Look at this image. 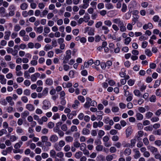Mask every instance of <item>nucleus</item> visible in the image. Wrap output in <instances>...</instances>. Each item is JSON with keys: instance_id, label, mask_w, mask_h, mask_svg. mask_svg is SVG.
<instances>
[{"instance_id": "32", "label": "nucleus", "mask_w": 161, "mask_h": 161, "mask_svg": "<svg viewBox=\"0 0 161 161\" xmlns=\"http://www.w3.org/2000/svg\"><path fill=\"white\" fill-rule=\"evenodd\" d=\"M124 43L125 44L127 45L129 44L131 40L130 37H127L125 39Z\"/></svg>"}, {"instance_id": "36", "label": "nucleus", "mask_w": 161, "mask_h": 161, "mask_svg": "<svg viewBox=\"0 0 161 161\" xmlns=\"http://www.w3.org/2000/svg\"><path fill=\"white\" fill-rule=\"evenodd\" d=\"M120 30L121 32H124L126 31V29L125 26L124 25V24L123 25H121L119 26Z\"/></svg>"}, {"instance_id": "47", "label": "nucleus", "mask_w": 161, "mask_h": 161, "mask_svg": "<svg viewBox=\"0 0 161 161\" xmlns=\"http://www.w3.org/2000/svg\"><path fill=\"white\" fill-rule=\"evenodd\" d=\"M24 95L26 96H29L31 93L30 91L29 90L26 89L24 91Z\"/></svg>"}, {"instance_id": "3", "label": "nucleus", "mask_w": 161, "mask_h": 161, "mask_svg": "<svg viewBox=\"0 0 161 161\" xmlns=\"http://www.w3.org/2000/svg\"><path fill=\"white\" fill-rule=\"evenodd\" d=\"M40 74L38 73H36L32 75L31 76V80L32 81L35 82L37 80V78L40 77Z\"/></svg>"}, {"instance_id": "27", "label": "nucleus", "mask_w": 161, "mask_h": 161, "mask_svg": "<svg viewBox=\"0 0 161 161\" xmlns=\"http://www.w3.org/2000/svg\"><path fill=\"white\" fill-rule=\"evenodd\" d=\"M145 53L146 55L149 57L151 56L152 54L151 51L150 50L147 49L145 50Z\"/></svg>"}, {"instance_id": "1", "label": "nucleus", "mask_w": 161, "mask_h": 161, "mask_svg": "<svg viewBox=\"0 0 161 161\" xmlns=\"http://www.w3.org/2000/svg\"><path fill=\"white\" fill-rule=\"evenodd\" d=\"M43 105L42 108L44 110L47 109L49 108L51 106V103L50 102L47 100H45L43 101Z\"/></svg>"}, {"instance_id": "58", "label": "nucleus", "mask_w": 161, "mask_h": 161, "mask_svg": "<svg viewBox=\"0 0 161 161\" xmlns=\"http://www.w3.org/2000/svg\"><path fill=\"white\" fill-rule=\"evenodd\" d=\"M61 129L63 131H66L67 130L68 128L66 124H64L62 126Z\"/></svg>"}, {"instance_id": "15", "label": "nucleus", "mask_w": 161, "mask_h": 161, "mask_svg": "<svg viewBox=\"0 0 161 161\" xmlns=\"http://www.w3.org/2000/svg\"><path fill=\"white\" fill-rule=\"evenodd\" d=\"M143 135V132L142 130H140L138 131V134L137 135V136L136 137V138L138 140H139V139L142 137Z\"/></svg>"}, {"instance_id": "51", "label": "nucleus", "mask_w": 161, "mask_h": 161, "mask_svg": "<svg viewBox=\"0 0 161 161\" xmlns=\"http://www.w3.org/2000/svg\"><path fill=\"white\" fill-rule=\"evenodd\" d=\"M21 99L23 102L25 103H27L28 101V99L26 96H23L22 97Z\"/></svg>"}, {"instance_id": "64", "label": "nucleus", "mask_w": 161, "mask_h": 161, "mask_svg": "<svg viewBox=\"0 0 161 161\" xmlns=\"http://www.w3.org/2000/svg\"><path fill=\"white\" fill-rule=\"evenodd\" d=\"M104 7V5L103 3H100L97 5V8L99 9L103 8Z\"/></svg>"}, {"instance_id": "52", "label": "nucleus", "mask_w": 161, "mask_h": 161, "mask_svg": "<svg viewBox=\"0 0 161 161\" xmlns=\"http://www.w3.org/2000/svg\"><path fill=\"white\" fill-rule=\"evenodd\" d=\"M84 117V115L83 113H80L78 116V118L80 120H82Z\"/></svg>"}, {"instance_id": "19", "label": "nucleus", "mask_w": 161, "mask_h": 161, "mask_svg": "<svg viewBox=\"0 0 161 161\" xmlns=\"http://www.w3.org/2000/svg\"><path fill=\"white\" fill-rule=\"evenodd\" d=\"M104 25L110 27L112 24V23L110 20H106L104 21Z\"/></svg>"}, {"instance_id": "35", "label": "nucleus", "mask_w": 161, "mask_h": 161, "mask_svg": "<svg viewBox=\"0 0 161 161\" xmlns=\"http://www.w3.org/2000/svg\"><path fill=\"white\" fill-rule=\"evenodd\" d=\"M104 134L105 132L103 130H100L99 131L98 136L100 138H101L104 135Z\"/></svg>"}, {"instance_id": "63", "label": "nucleus", "mask_w": 161, "mask_h": 161, "mask_svg": "<svg viewBox=\"0 0 161 161\" xmlns=\"http://www.w3.org/2000/svg\"><path fill=\"white\" fill-rule=\"evenodd\" d=\"M143 141L144 144L146 145H147L149 144V141L148 139L147 138L145 137L144 138L143 140Z\"/></svg>"}, {"instance_id": "16", "label": "nucleus", "mask_w": 161, "mask_h": 161, "mask_svg": "<svg viewBox=\"0 0 161 161\" xmlns=\"http://www.w3.org/2000/svg\"><path fill=\"white\" fill-rule=\"evenodd\" d=\"M80 104L79 101L77 100H75L74 103L72 105V107L74 109H76L78 108V106Z\"/></svg>"}, {"instance_id": "29", "label": "nucleus", "mask_w": 161, "mask_h": 161, "mask_svg": "<svg viewBox=\"0 0 161 161\" xmlns=\"http://www.w3.org/2000/svg\"><path fill=\"white\" fill-rule=\"evenodd\" d=\"M29 112L27 111H25L21 114V116L23 118H25L29 114Z\"/></svg>"}, {"instance_id": "41", "label": "nucleus", "mask_w": 161, "mask_h": 161, "mask_svg": "<svg viewBox=\"0 0 161 161\" xmlns=\"http://www.w3.org/2000/svg\"><path fill=\"white\" fill-rule=\"evenodd\" d=\"M136 138H134V139H132L131 141V143H130V146L131 147H134L136 143Z\"/></svg>"}, {"instance_id": "45", "label": "nucleus", "mask_w": 161, "mask_h": 161, "mask_svg": "<svg viewBox=\"0 0 161 161\" xmlns=\"http://www.w3.org/2000/svg\"><path fill=\"white\" fill-rule=\"evenodd\" d=\"M26 32L24 30H21L19 32V34L21 36L23 37L25 35Z\"/></svg>"}, {"instance_id": "49", "label": "nucleus", "mask_w": 161, "mask_h": 161, "mask_svg": "<svg viewBox=\"0 0 161 161\" xmlns=\"http://www.w3.org/2000/svg\"><path fill=\"white\" fill-rule=\"evenodd\" d=\"M110 152L112 153H114L116 151V149L114 147H111L109 149Z\"/></svg>"}, {"instance_id": "55", "label": "nucleus", "mask_w": 161, "mask_h": 161, "mask_svg": "<svg viewBox=\"0 0 161 161\" xmlns=\"http://www.w3.org/2000/svg\"><path fill=\"white\" fill-rule=\"evenodd\" d=\"M91 106V103L86 101L84 104V107L85 108H88Z\"/></svg>"}, {"instance_id": "10", "label": "nucleus", "mask_w": 161, "mask_h": 161, "mask_svg": "<svg viewBox=\"0 0 161 161\" xmlns=\"http://www.w3.org/2000/svg\"><path fill=\"white\" fill-rule=\"evenodd\" d=\"M26 108L30 111L34 110L35 109L34 106L31 104H28L26 105Z\"/></svg>"}, {"instance_id": "24", "label": "nucleus", "mask_w": 161, "mask_h": 161, "mask_svg": "<svg viewBox=\"0 0 161 161\" xmlns=\"http://www.w3.org/2000/svg\"><path fill=\"white\" fill-rule=\"evenodd\" d=\"M135 154L134 155V158L136 159H137L140 156V153L138 150H136L135 151Z\"/></svg>"}, {"instance_id": "61", "label": "nucleus", "mask_w": 161, "mask_h": 161, "mask_svg": "<svg viewBox=\"0 0 161 161\" xmlns=\"http://www.w3.org/2000/svg\"><path fill=\"white\" fill-rule=\"evenodd\" d=\"M4 58L7 61H10L11 59V57L10 55H6Z\"/></svg>"}, {"instance_id": "23", "label": "nucleus", "mask_w": 161, "mask_h": 161, "mask_svg": "<svg viewBox=\"0 0 161 161\" xmlns=\"http://www.w3.org/2000/svg\"><path fill=\"white\" fill-rule=\"evenodd\" d=\"M136 117L137 119L138 120H142L143 118V115L140 113L136 114Z\"/></svg>"}, {"instance_id": "2", "label": "nucleus", "mask_w": 161, "mask_h": 161, "mask_svg": "<svg viewBox=\"0 0 161 161\" xmlns=\"http://www.w3.org/2000/svg\"><path fill=\"white\" fill-rule=\"evenodd\" d=\"M100 30L101 31L103 32L105 34H108L109 31V30L108 29V27L105 25L102 26Z\"/></svg>"}, {"instance_id": "30", "label": "nucleus", "mask_w": 161, "mask_h": 161, "mask_svg": "<svg viewBox=\"0 0 161 161\" xmlns=\"http://www.w3.org/2000/svg\"><path fill=\"white\" fill-rule=\"evenodd\" d=\"M80 150L81 151H83L86 149V145L85 143H83L80 145Z\"/></svg>"}, {"instance_id": "54", "label": "nucleus", "mask_w": 161, "mask_h": 161, "mask_svg": "<svg viewBox=\"0 0 161 161\" xmlns=\"http://www.w3.org/2000/svg\"><path fill=\"white\" fill-rule=\"evenodd\" d=\"M134 80L131 79H130L128 81L127 83L129 86H132L134 84Z\"/></svg>"}, {"instance_id": "50", "label": "nucleus", "mask_w": 161, "mask_h": 161, "mask_svg": "<svg viewBox=\"0 0 161 161\" xmlns=\"http://www.w3.org/2000/svg\"><path fill=\"white\" fill-rule=\"evenodd\" d=\"M153 114L152 113L150 112H149L146 114V117L147 118L149 119L151 118L153 115Z\"/></svg>"}, {"instance_id": "33", "label": "nucleus", "mask_w": 161, "mask_h": 161, "mask_svg": "<svg viewBox=\"0 0 161 161\" xmlns=\"http://www.w3.org/2000/svg\"><path fill=\"white\" fill-rule=\"evenodd\" d=\"M56 152L54 150H52L50 151V155L51 157L54 158L55 157Z\"/></svg>"}, {"instance_id": "44", "label": "nucleus", "mask_w": 161, "mask_h": 161, "mask_svg": "<svg viewBox=\"0 0 161 161\" xmlns=\"http://www.w3.org/2000/svg\"><path fill=\"white\" fill-rule=\"evenodd\" d=\"M70 130L72 132L77 131V128L76 126L75 125L72 126L70 128Z\"/></svg>"}, {"instance_id": "18", "label": "nucleus", "mask_w": 161, "mask_h": 161, "mask_svg": "<svg viewBox=\"0 0 161 161\" xmlns=\"http://www.w3.org/2000/svg\"><path fill=\"white\" fill-rule=\"evenodd\" d=\"M28 7V5L25 3H22L20 6V8L22 10H25Z\"/></svg>"}, {"instance_id": "40", "label": "nucleus", "mask_w": 161, "mask_h": 161, "mask_svg": "<svg viewBox=\"0 0 161 161\" xmlns=\"http://www.w3.org/2000/svg\"><path fill=\"white\" fill-rule=\"evenodd\" d=\"M102 24L103 23L101 21H98L96 24L95 27L97 28H98L102 26Z\"/></svg>"}, {"instance_id": "26", "label": "nucleus", "mask_w": 161, "mask_h": 161, "mask_svg": "<svg viewBox=\"0 0 161 161\" xmlns=\"http://www.w3.org/2000/svg\"><path fill=\"white\" fill-rule=\"evenodd\" d=\"M52 48L53 47L52 46L47 44L45 46L44 49L45 51H47L49 50L52 49Z\"/></svg>"}, {"instance_id": "8", "label": "nucleus", "mask_w": 161, "mask_h": 161, "mask_svg": "<svg viewBox=\"0 0 161 161\" xmlns=\"http://www.w3.org/2000/svg\"><path fill=\"white\" fill-rule=\"evenodd\" d=\"M131 149L128 148H126L124 151V154L126 156H129L131 154Z\"/></svg>"}, {"instance_id": "39", "label": "nucleus", "mask_w": 161, "mask_h": 161, "mask_svg": "<svg viewBox=\"0 0 161 161\" xmlns=\"http://www.w3.org/2000/svg\"><path fill=\"white\" fill-rule=\"evenodd\" d=\"M153 133L155 135H161V129H159L157 130L154 131Z\"/></svg>"}, {"instance_id": "12", "label": "nucleus", "mask_w": 161, "mask_h": 161, "mask_svg": "<svg viewBox=\"0 0 161 161\" xmlns=\"http://www.w3.org/2000/svg\"><path fill=\"white\" fill-rule=\"evenodd\" d=\"M46 84L48 86H51L53 84V81L50 78H47L45 81Z\"/></svg>"}, {"instance_id": "5", "label": "nucleus", "mask_w": 161, "mask_h": 161, "mask_svg": "<svg viewBox=\"0 0 161 161\" xmlns=\"http://www.w3.org/2000/svg\"><path fill=\"white\" fill-rule=\"evenodd\" d=\"M114 22L116 24H117L119 26L123 25L124 23L119 18L115 19L113 20Z\"/></svg>"}, {"instance_id": "14", "label": "nucleus", "mask_w": 161, "mask_h": 161, "mask_svg": "<svg viewBox=\"0 0 161 161\" xmlns=\"http://www.w3.org/2000/svg\"><path fill=\"white\" fill-rule=\"evenodd\" d=\"M74 140L73 138L70 136H68L65 137V140L67 142H72Z\"/></svg>"}, {"instance_id": "37", "label": "nucleus", "mask_w": 161, "mask_h": 161, "mask_svg": "<svg viewBox=\"0 0 161 161\" xmlns=\"http://www.w3.org/2000/svg\"><path fill=\"white\" fill-rule=\"evenodd\" d=\"M119 108L118 107L114 106L112 107L111 110L113 112H117L119 110Z\"/></svg>"}, {"instance_id": "4", "label": "nucleus", "mask_w": 161, "mask_h": 161, "mask_svg": "<svg viewBox=\"0 0 161 161\" xmlns=\"http://www.w3.org/2000/svg\"><path fill=\"white\" fill-rule=\"evenodd\" d=\"M58 139V137L55 135H52L49 138L50 141L54 143Z\"/></svg>"}, {"instance_id": "25", "label": "nucleus", "mask_w": 161, "mask_h": 161, "mask_svg": "<svg viewBox=\"0 0 161 161\" xmlns=\"http://www.w3.org/2000/svg\"><path fill=\"white\" fill-rule=\"evenodd\" d=\"M127 9V6L126 5L125 3H123L121 9L122 11L123 12H125L126 11Z\"/></svg>"}, {"instance_id": "59", "label": "nucleus", "mask_w": 161, "mask_h": 161, "mask_svg": "<svg viewBox=\"0 0 161 161\" xmlns=\"http://www.w3.org/2000/svg\"><path fill=\"white\" fill-rule=\"evenodd\" d=\"M73 145L74 147L78 148L80 147V144L79 142L76 141L73 143Z\"/></svg>"}, {"instance_id": "13", "label": "nucleus", "mask_w": 161, "mask_h": 161, "mask_svg": "<svg viewBox=\"0 0 161 161\" xmlns=\"http://www.w3.org/2000/svg\"><path fill=\"white\" fill-rule=\"evenodd\" d=\"M71 52L70 50H68L66 51V55L65 56V58H66L69 59H70L71 57Z\"/></svg>"}, {"instance_id": "38", "label": "nucleus", "mask_w": 161, "mask_h": 161, "mask_svg": "<svg viewBox=\"0 0 161 161\" xmlns=\"http://www.w3.org/2000/svg\"><path fill=\"white\" fill-rule=\"evenodd\" d=\"M21 29V27L18 25H16L14 28V30L15 31H18Z\"/></svg>"}, {"instance_id": "60", "label": "nucleus", "mask_w": 161, "mask_h": 161, "mask_svg": "<svg viewBox=\"0 0 161 161\" xmlns=\"http://www.w3.org/2000/svg\"><path fill=\"white\" fill-rule=\"evenodd\" d=\"M155 144L157 146L160 147L161 146V141L160 140H157L155 141Z\"/></svg>"}, {"instance_id": "11", "label": "nucleus", "mask_w": 161, "mask_h": 161, "mask_svg": "<svg viewBox=\"0 0 161 161\" xmlns=\"http://www.w3.org/2000/svg\"><path fill=\"white\" fill-rule=\"evenodd\" d=\"M90 130L86 128H84L82 130V133L84 135H88L90 134Z\"/></svg>"}, {"instance_id": "53", "label": "nucleus", "mask_w": 161, "mask_h": 161, "mask_svg": "<svg viewBox=\"0 0 161 161\" xmlns=\"http://www.w3.org/2000/svg\"><path fill=\"white\" fill-rule=\"evenodd\" d=\"M58 144L59 147H62L65 145V142L64 141L61 140L59 142Z\"/></svg>"}, {"instance_id": "31", "label": "nucleus", "mask_w": 161, "mask_h": 161, "mask_svg": "<svg viewBox=\"0 0 161 161\" xmlns=\"http://www.w3.org/2000/svg\"><path fill=\"white\" fill-rule=\"evenodd\" d=\"M96 149L97 151H101L103 149V146L100 145H98L96 147Z\"/></svg>"}, {"instance_id": "48", "label": "nucleus", "mask_w": 161, "mask_h": 161, "mask_svg": "<svg viewBox=\"0 0 161 161\" xmlns=\"http://www.w3.org/2000/svg\"><path fill=\"white\" fill-rule=\"evenodd\" d=\"M82 155V153L81 152H78L76 153L75 154V157L77 158H79Z\"/></svg>"}, {"instance_id": "43", "label": "nucleus", "mask_w": 161, "mask_h": 161, "mask_svg": "<svg viewBox=\"0 0 161 161\" xmlns=\"http://www.w3.org/2000/svg\"><path fill=\"white\" fill-rule=\"evenodd\" d=\"M8 64H9V67L11 69H13L15 68V65L12 62H10L8 63Z\"/></svg>"}, {"instance_id": "57", "label": "nucleus", "mask_w": 161, "mask_h": 161, "mask_svg": "<svg viewBox=\"0 0 161 161\" xmlns=\"http://www.w3.org/2000/svg\"><path fill=\"white\" fill-rule=\"evenodd\" d=\"M43 30V27L42 26H40L37 28V32L41 33L42 32Z\"/></svg>"}, {"instance_id": "42", "label": "nucleus", "mask_w": 161, "mask_h": 161, "mask_svg": "<svg viewBox=\"0 0 161 161\" xmlns=\"http://www.w3.org/2000/svg\"><path fill=\"white\" fill-rule=\"evenodd\" d=\"M105 7L108 9H112L113 8L112 4L110 3L106 4Z\"/></svg>"}, {"instance_id": "6", "label": "nucleus", "mask_w": 161, "mask_h": 161, "mask_svg": "<svg viewBox=\"0 0 161 161\" xmlns=\"http://www.w3.org/2000/svg\"><path fill=\"white\" fill-rule=\"evenodd\" d=\"M12 99V97L10 96H8L6 98V101L9 103V105L11 106L14 105V103Z\"/></svg>"}, {"instance_id": "62", "label": "nucleus", "mask_w": 161, "mask_h": 161, "mask_svg": "<svg viewBox=\"0 0 161 161\" xmlns=\"http://www.w3.org/2000/svg\"><path fill=\"white\" fill-rule=\"evenodd\" d=\"M148 5V3L147 2H144L141 3V6L144 8H147Z\"/></svg>"}, {"instance_id": "21", "label": "nucleus", "mask_w": 161, "mask_h": 161, "mask_svg": "<svg viewBox=\"0 0 161 161\" xmlns=\"http://www.w3.org/2000/svg\"><path fill=\"white\" fill-rule=\"evenodd\" d=\"M126 134L127 136H129L131 134V130L130 127H128L126 130Z\"/></svg>"}, {"instance_id": "20", "label": "nucleus", "mask_w": 161, "mask_h": 161, "mask_svg": "<svg viewBox=\"0 0 161 161\" xmlns=\"http://www.w3.org/2000/svg\"><path fill=\"white\" fill-rule=\"evenodd\" d=\"M114 154L112 155H107L106 157V160L107 161H111L114 158L113 155H114Z\"/></svg>"}, {"instance_id": "22", "label": "nucleus", "mask_w": 161, "mask_h": 161, "mask_svg": "<svg viewBox=\"0 0 161 161\" xmlns=\"http://www.w3.org/2000/svg\"><path fill=\"white\" fill-rule=\"evenodd\" d=\"M72 86V84L71 83L68 82L67 83H65L63 85V87L64 88H70Z\"/></svg>"}, {"instance_id": "34", "label": "nucleus", "mask_w": 161, "mask_h": 161, "mask_svg": "<svg viewBox=\"0 0 161 161\" xmlns=\"http://www.w3.org/2000/svg\"><path fill=\"white\" fill-rule=\"evenodd\" d=\"M41 139L42 142H45L48 140V137L46 136H43L41 137Z\"/></svg>"}, {"instance_id": "28", "label": "nucleus", "mask_w": 161, "mask_h": 161, "mask_svg": "<svg viewBox=\"0 0 161 161\" xmlns=\"http://www.w3.org/2000/svg\"><path fill=\"white\" fill-rule=\"evenodd\" d=\"M134 93L136 96L140 97L141 95V94L139 90H135L134 91Z\"/></svg>"}, {"instance_id": "56", "label": "nucleus", "mask_w": 161, "mask_h": 161, "mask_svg": "<svg viewBox=\"0 0 161 161\" xmlns=\"http://www.w3.org/2000/svg\"><path fill=\"white\" fill-rule=\"evenodd\" d=\"M17 139V138L16 136L14 135H12L11 136L10 139V141L12 142H13L16 141Z\"/></svg>"}, {"instance_id": "9", "label": "nucleus", "mask_w": 161, "mask_h": 161, "mask_svg": "<svg viewBox=\"0 0 161 161\" xmlns=\"http://www.w3.org/2000/svg\"><path fill=\"white\" fill-rule=\"evenodd\" d=\"M5 34L4 39L6 40H8L9 36L11 35V32L10 31H5Z\"/></svg>"}, {"instance_id": "17", "label": "nucleus", "mask_w": 161, "mask_h": 161, "mask_svg": "<svg viewBox=\"0 0 161 161\" xmlns=\"http://www.w3.org/2000/svg\"><path fill=\"white\" fill-rule=\"evenodd\" d=\"M83 19H84V21L85 22H88L90 19V17L89 14L87 13L86 14Z\"/></svg>"}, {"instance_id": "46", "label": "nucleus", "mask_w": 161, "mask_h": 161, "mask_svg": "<svg viewBox=\"0 0 161 161\" xmlns=\"http://www.w3.org/2000/svg\"><path fill=\"white\" fill-rule=\"evenodd\" d=\"M72 123L75 125H78L79 124V121L77 119H75L72 120Z\"/></svg>"}, {"instance_id": "7", "label": "nucleus", "mask_w": 161, "mask_h": 161, "mask_svg": "<svg viewBox=\"0 0 161 161\" xmlns=\"http://www.w3.org/2000/svg\"><path fill=\"white\" fill-rule=\"evenodd\" d=\"M148 149L153 153H155L158 151L157 148L152 146H149Z\"/></svg>"}]
</instances>
